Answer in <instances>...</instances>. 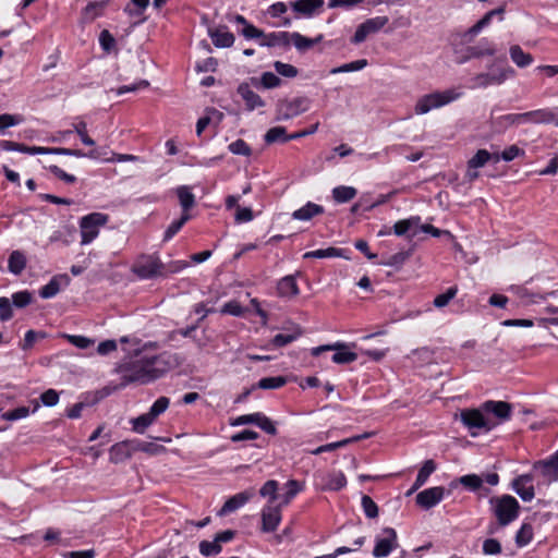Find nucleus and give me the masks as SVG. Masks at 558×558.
<instances>
[{
  "label": "nucleus",
  "mask_w": 558,
  "mask_h": 558,
  "mask_svg": "<svg viewBox=\"0 0 558 558\" xmlns=\"http://www.w3.org/2000/svg\"><path fill=\"white\" fill-rule=\"evenodd\" d=\"M157 342H148L141 350L135 351V360L121 366L123 384L154 381L151 369L144 355L148 349H157Z\"/></svg>",
  "instance_id": "obj_1"
},
{
  "label": "nucleus",
  "mask_w": 558,
  "mask_h": 558,
  "mask_svg": "<svg viewBox=\"0 0 558 558\" xmlns=\"http://www.w3.org/2000/svg\"><path fill=\"white\" fill-rule=\"evenodd\" d=\"M300 490L301 486L298 481H288V483L279 489L277 505L266 506L264 508L262 513L263 523H279L281 520L280 507L288 505Z\"/></svg>",
  "instance_id": "obj_2"
},
{
  "label": "nucleus",
  "mask_w": 558,
  "mask_h": 558,
  "mask_svg": "<svg viewBox=\"0 0 558 558\" xmlns=\"http://www.w3.org/2000/svg\"><path fill=\"white\" fill-rule=\"evenodd\" d=\"M490 505L498 523H511L518 518L520 505L513 496L493 497Z\"/></svg>",
  "instance_id": "obj_3"
},
{
  "label": "nucleus",
  "mask_w": 558,
  "mask_h": 558,
  "mask_svg": "<svg viewBox=\"0 0 558 558\" xmlns=\"http://www.w3.org/2000/svg\"><path fill=\"white\" fill-rule=\"evenodd\" d=\"M109 220V217L102 213H92L81 218V244L86 245L93 242L99 234V230Z\"/></svg>",
  "instance_id": "obj_4"
},
{
  "label": "nucleus",
  "mask_w": 558,
  "mask_h": 558,
  "mask_svg": "<svg viewBox=\"0 0 558 558\" xmlns=\"http://www.w3.org/2000/svg\"><path fill=\"white\" fill-rule=\"evenodd\" d=\"M149 368L151 369L154 380L163 376L167 372L178 367L181 364L179 356L171 352H162L160 354H148L144 352Z\"/></svg>",
  "instance_id": "obj_5"
},
{
  "label": "nucleus",
  "mask_w": 558,
  "mask_h": 558,
  "mask_svg": "<svg viewBox=\"0 0 558 558\" xmlns=\"http://www.w3.org/2000/svg\"><path fill=\"white\" fill-rule=\"evenodd\" d=\"M460 94L456 93L452 89H448L445 92H436L432 94L424 95L421 97L415 105V113L424 114L430 111L432 109L440 108L457 98H459Z\"/></svg>",
  "instance_id": "obj_6"
},
{
  "label": "nucleus",
  "mask_w": 558,
  "mask_h": 558,
  "mask_svg": "<svg viewBox=\"0 0 558 558\" xmlns=\"http://www.w3.org/2000/svg\"><path fill=\"white\" fill-rule=\"evenodd\" d=\"M163 264L156 255H141L133 265V272L141 279H151L161 275Z\"/></svg>",
  "instance_id": "obj_7"
},
{
  "label": "nucleus",
  "mask_w": 558,
  "mask_h": 558,
  "mask_svg": "<svg viewBox=\"0 0 558 558\" xmlns=\"http://www.w3.org/2000/svg\"><path fill=\"white\" fill-rule=\"evenodd\" d=\"M350 345L344 342L319 345L312 349V355L318 356L325 351H336L332 355V362L336 364H350L357 360V354L349 350Z\"/></svg>",
  "instance_id": "obj_8"
},
{
  "label": "nucleus",
  "mask_w": 558,
  "mask_h": 558,
  "mask_svg": "<svg viewBox=\"0 0 558 558\" xmlns=\"http://www.w3.org/2000/svg\"><path fill=\"white\" fill-rule=\"evenodd\" d=\"M310 100L306 97H296L291 100H281L277 105V120L286 121L300 116L308 109Z\"/></svg>",
  "instance_id": "obj_9"
},
{
  "label": "nucleus",
  "mask_w": 558,
  "mask_h": 558,
  "mask_svg": "<svg viewBox=\"0 0 558 558\" xmlns=\"http://www.w3.org/2000/svg\"><path fill=\"white\" fill-rule=\"evenodd\" d=\"M485 412L481 409H465L461 411L460 417L462 423L469 429H485L490 430L498 423L493 422L489 417L485 416Z\"/></svg>",
  "instance_id": "obj_10"
},
{
  "label": "nucleus",
  "mask_w": 558,
  "mask_h": 558,
  "mask_svg": "<svg viewBox=\"0 0 558 558\" xmlns=\"http://www.w3.org/2000/svg\"><path fill=\"white\" fill-rule=\"evenodd\" d=\"M315 486L320 490H339L347 485V478L340 471L317 472Z\"/></svg>",
  "instance_id": "obj_11"
},
{
  "label": "nucleus",
  "mask_w": 558,
  "mask_h": 558,
  "mask_svg": "<svg viewBox=\"0 0 558 558\" xmlns=\"http://www.w3.org/2000/svg\"><path fill=\"white\" fill-rule=\"evenodd\" d=\"M397 547V533L391 527H386L376 537L373 555L376 558L387 557Z\"/></svg>",
  "instance_id": "obj_12"
},
{
  "label": "nucleus",
  "mask_w": 558,
  "mask_h": 558,
  "mask_svg": "<svg viewBox=\"0 0 558 558\" xmlns=\"http://www.w3.org/2000/svg\"><path fill=\"white\" fill-rule=\"evenodd\" d=\"M388 21L389 19L387 16H376L366 20L364 23L359 25L351 41L353 44L363 43L368 35L375 34L378 31H380L388 23Z\"/></svg>",
  "instance_id": "obj_13"
},
{
  "label": "nucleus",
  "mask_w": 558,
  "mask_h": 558,
  "mask_svg": "<svg viewBox=\"0 0 558 558\" xmlns=\"http://www.w3.org/2000/svg\"><path fill=\"white\" fill-rule=\"evenodd\" d=\"M512 488L523 501H531L535 496L533 475H519L512 481Z\"/></svg>",
  "instance_id": "obj_14"
},
{
  "label": "nucleus",
  "mask_w": 558,
  "mask_h": 558,
  "mask_svg": "<svg viewBox=\"0 0 558 558\" xmlns=\"http://www.w3.org/2000/svg\"><path fill=\"white\" fill-rule=\"evenodd\" d=\"M482 410L486 414H493L499 422H505L511 416L512 405L506 401L489 400L482 404Z\"/></svg>",
  "instance_id": "obj_15"
},
{
  "label": "nucleus",
  "mask_w": 558,
  "mask_h": 558,
  "mask_svg": "<svg viewBox=\"0 0 558 558\" xmlns=\"http://www.w3.org/2000/svg\"><path fill=\"white\" fill-rule=\"evenodd\" d=\"M445 494V488L440 486L430 487L416 495V504L424 509H429L437 505Z\"/></svg>",
  "instance_id": "obj_16"
},
{
  "label": "nucleus",
  "mask_w": 558,
  "mask_h": 558,
  "mask_svg": "<svg viewBox=\"0 0 558 558\" xmlns=\"http://www.w3.org/2000/svg\"><path fill=\"white\" fill-rule=\"evenodd\" d=\"M238 94L241 96V98L245 102V108L248 111H253L257 108L264 107L265 101L262 99V97L256 94L250 86L248 83H241L238 86Z\"/></svg>",
  "instance_id": "obj_17"
},
{
  "label": "nucleus",
  "mask_w": 558,
  "mask_h": 558,
  "mask_svg": "<svg viewBox=\"0 0 558 558\" xmlns=\"http://www.w3.org/2000/svg\"><path fill=\"white\" fill-rule=\"evenodd\" d=\"M207 33L217 48H229L234 43V35L225 25L217 28L208 26Z\"/></svg>",
  "instance_id": "obj_18"
},
{
  "label": "nucleus",
  "mask_w": 558,
  "mask_h": 558,
  "mask_svg": "<svg viewBox=\"0 0 558 558\" xmlns=\"http://www.w3.org/2000/svg\"><path fill=\"white\" fill-rule=\"evenodd\" d=\"M110 0L89 1L82 10L81 19L83 23H92L97 17L102 16Z\"/></svg>",
  "instance_id": "obj_19"
},
{
  "label": "nucleus",
  "mask_w": 558,
  "mask_h": 558,
  "mask_svg": "<svg viewBox=\"0 0 558 558\" xmlns=\"http://www.w3.org/2000/svg\"><path fill=\"white\" fill-rule=\"evenodd\" d=\"M536 470L541 471L542 476L547 482H555L558 480V452L550 459L538 461L534 464Z\"/></svg>",
  "instance_id": "obj_20"
},
{
  "label": "nucleus",
  "mask_w": 558,
  "mask_h": 558,
  "mask_svg": "<svg viewBox=\"0 0 558 558\" xmlns=\"http://www.w3.org/2000/svg\"><path fill=\"white\" fill-rule=\"evenodd\" d=\"M504 7L488 11L481 20L470 27L463 35L464 39L471 41L484 27H486L495 15H502Z\"/></svg>",
  "instance_id": "obj_21"
},
{
  "label": "nucleus",
  "mask_w": 558,
  "mask_h": 558,
  "mask_svg": "<svg viewBox=\"0 0 558 558\" xmlns=\"http://www.w3.org/2000/svg\"><path fill=\"white\" fill-rule=\"evenodd\" d=\"M372 435H373V433H364L362 435H356V436L345 438V439H342L339 441L326 444V445L319 446L316 449L312 450L311 453L317 456L323 452L333 451L336 449L343 448V447H345L350 444L356 442L359 440L369 438Z\"/></svg>",
  "instance_id": "obj_22"
},
{
  "label": "nucleus",
  "mask_w": 558,
  "mask_h": 558,
  "mask_svg": "<svg viewBox=\"0 0 558 558\" xmlns=\"http://www.w3.org/2000/svg\"><path fill=\"white\" fill-rule=\"evenodd\" d=\"M277 292L280 298L291 299L299 294V287L295 276L289 275L281 278L277 284Z\"/></svg>",
  "instance_id": "obj_23"
},
{
  "label": "nucleus",
  "mask_w": 558,
  "mask_h": 558,
  "mask_svg": "<svg viewBox=\"0 0 558 558\" xmlns=\"http://www.w3.org/2000/svg\"><path fill=\"white\" fill-rule=\"evenodd\" d=\"M251 497H252V493H248V492H242V493H239V494L232 496L220 508V510L218 511V515H223V514H227V513L238 510L246 501H248V499Z\"/></svg>",
  "instance_id": "obj_24"
},
{
  "label": "nucleus",
  "mask_w": 558,
  "mask_h": 558,
  "mask_svg": "<svg viewBox=\"0 0 558 558\" xmlns=\"http://www.w3.org/2000/svg\"><path fill=\"white\" fill-rule=\"evenodd\" d=\"M134 441H122L110 448V460L114 463L122 462L131 457Z\"/></svg>",
  "instance_id": "obj_25"
},
{
  "label": "nucleus",
  "mask_w": 558,
  "mask_h": 558,
  "mask_svg": "<svg viewBox=\"0 0 558 558\" xmlns=\"http://www.w3.org/2000/svg\"><path fill=\"white\" fill-rule=\"evenodd\" d=\"M323 213H324L323 206L312 203V202H308L300 209L294 210L292 213V218L295 220L307 221L317 215H322Z\"/></svg>",
  "instance_id": "obj_26"
},
{
  "label": "nucleus",
  "mask_w": 558,
  "mask_h": 558,
  "mask_svg": "<svg viewBox=\"0 0 558 558\" xmlns=\"http://www.w3.org/2000/svg\"><path fill=\"white\" fill-rule=\"evenodd\" d=\"M533 124L558 125V107L556 109H537L532 111Z\"/></svg>",
  "instance_id": "obj_27"
},
{
  "label": "nucleus",
  "mask_w": 558,
  "mask_h": 558,
  "mask_svg": "<svg viewBox=\"0 0 558 558\" xmlns=\"http://www.w3.org/2000/svg\"><path fill=\"white\" fill-rule=\"evenodd\" d=\"M323 5L324 0H296L292 2L293 10L304 15L313 14L317 9L322 8Z\"/></svg>",
  "instance_id": "obj_28"
},
{
  "label": "nucleus",
  "mask_w": 558,
  "mask_h": 558,
  "mask_svg": "<svg viewBox=\"0 0 558 558\" xmlns=\"http://www.w3.org/2000/svg\"><path fill=\"white\" fill-rule=\"evenodd\" d=\"M302 333L303 331L301 327L295 325L290 332L276 335L272 338L271 343L274 347L281 348L296 340L300 336H302Z\"/></svg>",
  "instance_id": "obj_29"
},
{
  "label": "nucleus",
  "mask_w": 558,
  "mask_h": 558,
  "mask_svg": "<svg viewBox=\"0 0 558 558\" xmlns=\"http://www.w3.org/2000/svg\"><path fill=\"white\" fill-rule=\"evenodd\" d=\"M509 52H510L511 60L519 68H525L533 62L532 54L524 52L519 45L511 46Z\"/></svg>",
  "instance_id": "obj_30"
},
{
  "label": "nucleus",
  "mask_w": 558,
  "mask_h": 558,
  "mask_svg": "<svg viewBox=\"0 0 558 558\" xmlns=\"http://www.w3.org/2000/svg\"><path fill=\"white\" fill-rule=\"evenodd\" d=\"M177 195L183 213H187L195 205V196L186 185L177 189Z\"/></svg>",
  "instance_id": "obj_31"
},
{
  "label": "nucleus",
  "mask_w": 558,
  "mask_h": 558,
  "mask_svg": "<svg viewBox=\"0 0 558 558\" xmlns=\"http://www.w3.org/2000/svg\"><path fill=\"white\" fill-rule=\"evenodd\" d=\"M436 464L433 460H426L420 469L411 492L418 489L425 484L429 475L435 471Z\"/></svg>",
  "instance_id": "obj_32"
},
{
  "label": "nucleus",
  "mask_w": 558,
  "mask_h": 558,
  "mask_svg": "<svg viewBox=\"0 0 558 558\" xmlns=\"http://www.w3.org/2000/svg\"><path fill=\"white\" fill-rule=\"evenodd\" d=\"M279 493L278 482L274 480L267 481L260 488L259 494L260 496L268 498V505L267 506H275L277 505V496Z\"/></svg>",
  "instance_id": "obj_33"
},
{
  "label": "nucleus",
  "mask_w": 558,
  "mask_h": 558,
  "mask_svg": "<svg viewBox=\"0 0 558 558\" xmlns=\"http://www.w3.org/2000/svg\"><path fill=\"white\" fill-rule=\"evenodd\" d=\"M493 54H495V48L488 41H484L477 46L469 47L466 49L465 59L481 58L484 56H493Z\"/></svg>",
  "instance_id": "obj_34"
},
{
  "label": "nucleus",
  "mask_w": 558,
  "mask_h": 558,
  "mask_svg": "<svg viewBox=\"0 0 558 558\" xmlns=\"http://www.w3.org/2000/svg\"><path fill=\"white\" fill-rule=\"evenodd\" d=\"M290 37H291V40H292L293 45L295 46V48L300 51H305V50L312 48L315 44L320 41L323 38V36L319 35L318 37L311 39V38H307L299 33H292L290 35Z\"/></svg>",
  "instance_id": "obj_35"
},
{
  "label": "nucleus",
  "mask_w": 558,
  "mask_h": 558,
  "mask_svg": "<svg viewBox=\"0 0 558 558\" xmlns=\"http://www.w3.org/2000/svg\"><path fill=\"white\" fill-rule=\"evenodd\" d=\"M513 75L514 71L512 69H508L501 72L499 75H489V74H480L476 76L477 84L481 86H487L488 84H501L507 76Z\"/></svg>",
  "instance_id": "obj_36"
},
{
  "label": "nucleus",
  "mask_w": 558,
  "mask_h": 558,
  "mask_svg": "<svg viewBox=\"0 0 558 558\" xmlns=\"http://www.w3.org/2000/svg\"><path fill=\"white\" fill-rule=\"evenodd\" d=\"M356 189L352 186L340 185L332 190V197L337 203H347L356 196Z\"/></svg>",
  "instance_id": "obj_37"
},
{
  "label": "nucleus",
  "mask_w": 558,
  "mask_h": 558,
  "mask_svg": "<svg viewBox=\"0 0 558 558\" xmlns=\"http://www.w3.org/2000/svg\"><path fill=\"white\" fill-rule=\"evenodd\" d=\"M26 266V257L20 251H14L9 257V270L14 275H20Z\"/></svg>",
  "instance_id": "obj_38"
},
{
  "label": "nucleus",
  "mask_w": 558,
  "mask_h": 558,
  "mask_svg": "<svg viewBox=\"0 0 558 558\" xmlns=\"http://www.w3.org/2000/svg\"><path fill=\"white\" fill-rule=\"evenodd\" d=\"M511 290L521 299V300H526L527 302H531V303H538L539 301H544L546 300V296L547 295H554L556 292L555 291H551L547 294H531L527 289H525L524 287H521V286H517V287H512Z\"/></svg>",
  "instance_id": "obj_39"
},
{
  "label": "nucleus",
  "mask_w": 558,
  "mask_h": 558,
  "mask_svg": "<svg viewBox=\"0 0 558 558\" xmlns=\"http://www.w3.org/2000/svg\"><path fill=\"white\" fill-rule=\"evenodd\" d=\"M420 222V217H411L409 219L399 220L393 225V232L396 235H405L413 230Z\"/></svg>",
  "instance_id": "obj_40"
},
{
  "label": "nucleus",
  "mask_w": 558,
  "mask_h": 558,
  "mask_svg": "<svg viewBox=\"0 0 558 558\" xmlns=\"http://www.w3.org/2000/svg\"><path fill=\"white\" fill-rule=\"evenodd\" d=\"M265 142L267 144H272L276 142H288L290 141V135H287L286 128L283 126H275L269 129L265 134Z\"/></svg>",
  "instance_id": "obj_41"
},
{
  "label": "nucleus",
  "mask_w": 558,
  "mask_h": 558,
  "mask_svg": "<svg viewBox=\"0 0 558 558\" xmlns=\"http://www.w3.org/2000/svg\"><path fill=\"white\" fill-rule=\"evenodd\" d=\"M287 384V378L283 376H276V377H264L258 380L256 384V388L259 389H278ZM255 386L252 388L254 389Z\"/></svg>",
  "instance_id": "obj_42"
},
{
  "label": "nucleus",
  "mask_w": 558,
  "mask_h": 558,
  "mask_svg": "<svg viewBox=\"0 0 558 558\" xmlns=\"http://www.w3.org/2000/svg\"><path fill=\"white\" fill-rule=\"evenodd\" d=\"M494 160V154L492 155L486 149H478L476 154L468 161L470 169H477L484 167L487 161Z\"/></svg>",
  "instance_id": "obj_43"
},
{
  "label": "nucleus",
  "mask_w": 558,
  "mask_h": 558,
  "mask_svg": "<svg viewBox=\"0 0 558 558\" xmlns=\"http://www.w3.org/2000/svg\"><path fill=\"white\" fill-rule=\"evenodd\" d=\"M342 256L341 250L336 247L320 248L316 251L306 252L303 257L307 258H330Z\"/></svg>",
  "instance_id": "obj_44"
},
{
  "label": "nucleus",
  "mask_w": 558,
  "mask_h": 558,
  "mask_svg": "<svg viewBox=\"0 0 558 558\" xmlns=\"http://www.w3.org/2000/svg\"><path fill=\"white\" fill-rule=\"evenodd\" d=\"M191 216L189 213H183L181 218L173 221L165 232L163 241H169L172 239L181 228L190 220Z\"/></svg>",
  "instance_id": "obj_45"
},
{
  "label": "nucleus",
  "mask_w": 558,
  "mask_h": 558,
  "mask_svg": "<svg viewBox=\"0 0 558 558\" xmlns=\"http://www.w3.org/2000/svg\"><path fill=\"white\" fill-rule=\"evenodd\" d=\"M156 418L153 417L149 412L142 414L131 421L133 430L143 434L145 429L150 426Z\"/></svg>",
  "instance_id": "obj_46"
},
{
  "label": "nucleus",
  "mask_w": 558,
  "mask_h": 558,
  "mask_svg": "<svg viewBox=\"0 0 558 558\" xmlns=\"http://www.w3.org/2000/svg\"><path fill=\"white\" fill-rule=\"evenodd\" d=\"M133 450L143 451L149 454H160L166 452V448L161 445L147 441H134Z\"/></svg>",
  "instance_id": "obj_47"
},
{
  "label": "nucleus",
  "mask_w": 558,
  "mask_h": 558,
  "mask_svg": "<svg viewBox=\"0 0 558 558\" xmlns=\"http://www.w3.org/2000/svg\"><path fill=\"white\" fill-rule=\"evenodd\" d=\"M524 155V150L517 145L507 147L501 154H494V161L498 162L500 159L511 161L514 158Z\"/></svg>",
  "instance_id": "obj_48"
},
{
  "label": "nucleus",
  "mask_w": 558,
  "mask_h": 558,
  "mask_svg": "<svg viewBox=\"0 0 558 558\" xmlns=\"http://www.w3.org/2000/svg\"><path fill=\"white\" fill-rule=\"evenodd\" d=\"M199 551L204 556H215L221 551V545L216 537L214 541H203L199 543Z\"/></svg>",
  "instance_id": "obj_49"
},
{
  "label": "nucleus",
  "mask_w": 558,
  "mask_h": 558,
  "mask_svg": "<svg viewBox=\"0 0 558 558\" xmlns=\"http://www.w3.org/2000/svg\"><path fill=\"white\" fill-rule=\"evenodd\" d=\"M367 64V61L365 59L356 60L350 63H345L341 66L331 69V74H338V73H344V72H352V71H359L365 68Z\"/></svg>",
  "instance_id": "obj_50"
},
{
  "label": "nucleus",
  "mask_w": 558,
  "mask_h": 558,
  "mask_svg": "<svg viewBox=\"0 0 558 558\" xmlns=\"http://www.w3.org/2000/svg\"><path fill=\"white\" fill-rule=\"evenodd\" d=\"M73 129L76 132V134L80 136L83 144H85L87 146L95 145V141L87 133V124L85 121H78V122L74 123Z\"/></svg>",
  "instance_id": "obj_51"
},
{
  "label": "nucleus",
  "mask_w": 558,
  "mask_h": 558,
  "mask_svg": "<svg viewBox=\"0 0 558 558\" xmlns=\"http://www.w3.org/2000/svg\"><path fill=\"white\" fill-rule=\"evenodd\" d=\"M533 538V530L532 525H521L520 530L517 532L515 541L519 546L527 545Z\"/></svg>",
  "instance_id": "obj_52"
},
{
  "label": "nucleus",
  "mask_w": 558,
  "mask_h": 558,
  "mask_svg": "<svg viewBox=\"0 0 558 558\" xmlns=\"http://www.w3.org/2000/svg\"><path fill=\"white\" fill-rule=\"evenodd\" d=\"M362 507H363V510H364L366 517L369 520H373V519L377 518V515H378V507H377L375 501L369 496L364 495L362 497Z\"/></svg>",
  "instance_id": "obj_53"
},
{
  "label": "nucleus",
  "mask_w": 558,
  "mask_h": 558,
  "mask_svg": "<svg viewBox=\"0 0 558 558\" xmlns=\"http://www.w3.org/2000/svg\"><path fill=\"white\" fill-rule=\"evenodd\" d=\"M31 410L28 407H19L16 409L7 411L2 414V418L5 421H16L28 416Z\"/></svg>",
  "instance_id": "obj_54"
},
{
  "label": "nucleus",
  "mask_w": 558,
  "mask_h": 558,
  "mask_svg": "<svg viewBox=\"0 0 558 558\" xmlns=\"http://www.w3.org/2000/svg\"><path fill=\"white\" fill-rule=\"evenodd\" d=\"M60 291V283L57 278H52L46 286H44L40 291L39 295L43 299H50L54 296Z\"/></svg>",
  "instance_id": "obj_55"
},
{
  "label": "nucleus",
  "mask_w": 558,
  "mask_h": 558,
  "mask_svg": "<svg viewBox=\"0 0 558 558\" xmlns=\"http://www.w3.org/2000/svg\"><path fill=\"white\" fill-rule=\"evenodd\" d=\"M170 400L167 397H159L149 409V414L157 418L169 407Z\"/></svg>",
  "instance_id": "obj_56"
},
{
  "label": "nucleus",
  "mask_w": 558,
  "mask_h": 558,
  "mask_svg": "<svg viewBox=\"0 0 558 558\" xmlns=\"http://www.w3.org/2000/svg\"><path fill=\"white\" fill-rule=\"evenodd\" d=\"M229 150L234 155L251 156L252 149L245 141L239 138L229 145Z\"/></svg>",
  "instance_id": "obj_57"
},
{
  "label": "nucleus",
  "mask_w": 558,
  "mask_h": 558,
  "mask_svg": "<svg viewBox=\"0 0 558 558\" xmlns=\"http://www.w3.org/2000/svg\"><path fill=\"white\" fill-rule=\"evenodd\" d=\"M274 66H275V70L277 71V73H279L280 75L284 76V77H295L299 73L298 69L292 65V64H288V63H283L281 61H276L274 63Z\"/></svg>",
  "instance_id": "obj_58"
},
{
  "label": "nucleus",
  "mask_w": 558,
  "mask_h": 558,
  "mask_svg": "<svg viewBox=\"0 0 558 558\" xmlns=\"http://www.w3.org/2000/svg\"><path fill=\"white\" fill-rule=\"evenodd\" d=\"M460 483L470 490H476L481 488L483 484V478L476 474H469L462 476L460 478Z\"/></svg>",
  "instance_id": "obj_59"
},
{
  "label": "nucleus",
  "mask_w": 558,
  "mask_h": 558,
  "mask_svg": "<svg viewBox=\"0 0 558 558\" xmlns=\"http://www.w3.org/2000/svg\"><path fill=\"white\" fill-rule=\"evenodd\" d=\"M458 288L451 287L445 293L437 295L434 300V305L436 307L446 306L457 294Z\"/></svg>",
  "instance_id": "obj_60"
},
{
  "label": "nucleus",
  "mask_w": 558,
  "mask_h": 558,
  "mask_svg": "<svg viewBox=\"0 0 558 558\" xmlns=\"http://www.w3.org/2000/svg\"><path fill=\"white\" fill-rule=\"evenodd\" d=\"M262 413L256 412L252 414H244L241 416H238L231 422L232 426H240V425H246V424H255L259 423Z\"/></svg>",
  "instance_id": "obj_61"
},
{
  "label": "nucleus",
  "mask_w": 558,
  "mask_h": 558,
  "mask_svg": "<svg viewBox=\"0 0 558 558\" xmlns=\"http://www.w3.org/2000/svg\"><path fill=\"white\" fill-rule=\"evenodd\" d=\"M66 339L69 340V342L71 344H73L80 349H87L95 343V341L93 339L84 337V336L68 335Z\"/></svg>",
  "instance_id": "obj_62"
},
{
  "label": "nucleus",
  "mask_w": 558,
  "mask_h": 558,
  "mask_svg": "<svg viewBox=\"0 0 558 558\" xmlns=\"http://www.w3.org/2000/svg\"><path fill=\"white\" fill-rule=\"evenodd\" d=\"M259 84L265 88H275L281 84V80L272 72L262 74Z\"/></svg>",
  "instance_id": "obj_63"
},
{
  "label": "nucleus",
  "mask_w": 558,
  "mask_h": 558,
  "mask_svg": "<svg viewBox=\"0 0 558 558\" xmlns=\"http://www.w3.org/2000/svg\"><path fill=\"white\" fill-rule=\"evenodd\" d=\"M12 302L16 307H25L32 302V294L28 291H20L12 295Z\"/></svg>",
  "instance_id": "obj_64"
}]
</instances>
